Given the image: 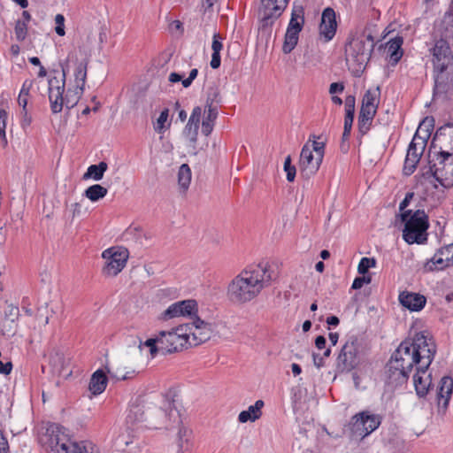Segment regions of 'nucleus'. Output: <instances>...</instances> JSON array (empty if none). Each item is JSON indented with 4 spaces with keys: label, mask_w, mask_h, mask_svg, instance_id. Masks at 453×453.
Wrapping results in <instances>:
<instances>
[{
    "label": "nucleus",
    "mask_w": 453,
    "mask_h": 453,
    "mask_svg": "<svg viewBox=\"0 0 453 453\" xmlns=\"http://www.w3.org/2000/svg\"><path fill=\"white\" fill-rule=\"evenodd\" d=\"M168 117H169V109L165 108L161 111L159 117L157 119V121L154 125V130L157 133L161 134L165 131V123L167 122Z\"/></svg>",
    "instance_id": "nucleus-39"
},
{
    "label": "nucleus",
    "mask_w": 453,
    "mask_h": 453,
    "mask_svg": "<svg viewBox=\"0 0 453 453\" xmlns=\"http://www.w3.org/2000/svg\"><path fill=\"white\" fill-rule=\"evenodd\" d=\"M371 276H365V274L363 275L362 277H357L354 280L351 288L353 289H359L364 286V284H369L371 282Z\"/></svg>",
    "instance_id": "nucleus-52"
},
{
    "label": "nucleus",
    "mask_w": 453,
    "mask_h": 453,
    "mask_svg": "<svg viewBox=\"0 0 453 453\" xmlns=\"http://www.w3.org/2000/svg\"><path fill=\"white\" fill-rule=\"evenodd\" d=\"M221 40H222V38L219 35V34H214L213 39H212V43H211L212 52L220 53V51L223 48Z\"/></svg>",
    "instance_id": "nucleus-53"
},
{
    "label": "nucleus",
    "mask_w": 453,
    "mask_h": 453,
    "mask_svg": "<svg viewBox=\"0 0 453 453\" xmlns=\"http://www.w3.org/2000/svg\"><path fill=\"white\" fill-rule=\"evenodd\" d=\"M429 170L427 173L431 175L442 186H445L444 180L449 176H453V154L442 150L441 148L436 150V146L432 142L428 153Z\"/></svg>",
    "instance_id": "nucleus-7"
},
{
    "label": "nucleus",
    "mask_w": 453,
    "mask_h": 453,
    "mask_svg": "<svg viewBox=\"0 0 453 453\" xmlns=\"http://www.w3.org/2000/svg\"><path fill=\"white\" fill-rule=\"evenodd\" d=\"M375 46L374 37L365 27L359 35H353L345 44V59L349 69L357 76L365 70Z\"/></svg>",
    "instance_id": "nucleus-4"
},
{
    "label": "nucleus",
    "mask_w": 453,
    "mask_h": 453,
    "mask_svg": "<svg viewBox=\"0 0 453 453\" xmlns=\"http://www.w3.org/2000/svg\"><path fill=\"white\" fill-rule=\"evenodd\" d=\"M108 379L102 370L96 371L89 381L88 389L94 395L103 393L107 386Z\"/></svg>",
    "instance_id": "nucleus-26"
},
{
    "label": "nucleus",
    "mask_w": 453,
    "mask_h": 453,
    "mask_svg": "<svg viewBox=\"0 0 453 453\" xmlns=\"http://www.w3.org/2000/svg\"><path fill=\"white\" fill-rule=\"evenodd\" d=\"M398 299L399 303L411 311H419L426 303V298L423 295L408 291L401 292Z\"/></svg>",
    "instance_id": "nucleus-24"
},
{
    "label": "nucleus",
    "mask_w": 453,
    "mask_h": 453,
    "mask_svg": "<svg viewBox=\"0 0 453 453\" xmlns=\"http://www.w3.org/2000/svg\"><path fill=\"white\" fill-rule=\"evenodd\" d=\"M336 28L335 12L334 9L327 7L322 12L321 22L319 24V35L324 38V41L327 42L335 35Z\"/></svg>",
    "instance_id": "nucleus-21"
},
{
    "label": "nucleus",
    "mask_w": 453,
    "mask_h": 453,
    "mask_svg": "<svg viewBox=\"0 0 453 453\" xmlns=\"http://www.w3.org/2000/svg\"><path fill=\"white\" fill-rule=\"evenodd\" d=\"M217 0H202V8L204 12H210L212 10V7Z\"/></svg>",
    "instance_id": "nucleus-61"
},
{
    "label": "nucleus",
    "mask_w": 453,
    "mask_h": 453,
    "mask_svg": "<svg viewBox=\"0 0 453 453\" xmlns=\"http://www.w3.org/2000/svg\"><path fill=\"white\" fill-rule=\"evenodd\" d=\"M107 193L108 190L106 188L99 184H94L84 191V196L91 202H97L98 200L104 198Z\"/></svg>",
    "instance_id": "nucleus-33"
},
{
    "label": "nucleus",
    "mask_w": 453,
    "mask_h": 453,
    "mask_svg": "<svg viewBox=\"0 0 453 453\" xmlns=\"http://www.w3.org/2000/svg\"><path fill=\"white\" fill-rule=\"evenodd\" d=\"M434 37L453 40V5L449 6L441 19L435 24Z\"/></svg>",
    "instance_id": "nucleus-22"
},
{
    "label": "nucleus",
    "mask_w": 453,
    "mask_h": 453,
    "mask_svg": "<svg viewBox=\"0 0 453 453\" xmlns=\"http://www.w3.org/2000/svg\"><path fill=\"white\" fill-rule=\"evenodd\" d=\"M355 104L356 98L354 96H348L345 98V116H348V118H349L350 116L354 117Z\"/></svg>",
    "instance_id": "nucleus-46"
},
{
    "label": "nucleus",
    "mask_w": 453,
    "mask_h": 453,
    "mask_svg": "<svg viewBox=\"0 0 453 453\" xmlns=\"http://www.w3.org/2000/svg\"><path fill=\"white\" fill-rule=\"evenodd\" d=\"M187 433H188L187 429L181 428V429H180L179 434H178L179 448H180V453H186L187 451L189 450L188 439H186L185 441H183V439H182L183 436L187 435Z\"/></svg>",
    "instance_id": "nucleus-48"
},
{
    "label": "nucleus",
    "mask_w": 453,
    "mask_h": 453,
    "mask_svg": "<svg viewBox=\"0 0 453 453\" xmlns=\"http://www.w3.org/2000/svg\"><path fill=\"white\" fill-rule=\"evenodd\" d=\"M434 119L432 117H426L425 118L422 122L419 124L416 134L420 135V138L422 140H425V142H427V140L429 139L431 133L434 129Z\"/></svg>",
    "instance_id": "nucleus-34"
},
{
    "label": "nucleus",
    "mask_w": 453,
    "mask_h": 453,
    "mask_svg": "<svg viewBox=\"0 0 453 453\" xmlns=\"http://www.w3.org/2000/svg\"><path fill=\"white\" fill-rule=\"evenodd\" d=\"M380 423L381 417L380 415L364 411L354 415L349 426L352 434L364 438L375 431Z\"/></svg>",
    "instance_id": "nucleus-11"
},
{
    "label": "nucleus",
    "mask_w": 453,
    "mask_h": 453,
    "mask_svg": "<svg viewBox=\"0 0 453 453\" xmlns=\"http://www.w3.org/2000/svg\"><path fill=\"white\" fill-rule=\"evenodd\" d=\"M380 102V88L378 87L375 90L368 89L362 99V105L372 107L378 109Z\"/></svg>",
    "instance_id": "nucleus-36"
},
{
    "label": "nucleus",
    "mask_w": 453,
    "mask_h": 453,
    "mask_svg": "<svg viewBox=\"0 0 453 453\" xmlns=\"http://www.w3.org/2000/svg\"><path fill=\"white\" fill-rule=\"evenodd\" d=\"M221 103V96L218 88H211L209 89L205 107H217Z\"/></svg>",
    "instance_id": "nucleus-38"
},
{
    "label": "nucleus",
    "mask_w": 453,
    "mask_h": 453,
    "mask_svg": "<svg viewBox=\"0 0 453 453\" xmlns=\"http://www.w3.org/2000/svg\"><path fill=\"white\" fill-rule=\"evenodd\" d=\"M322 161L313 155L309 142L304 144L300 154V173L302 177L308 180L313 176L319 171Z\"/></svg>",
    "instance_id": "nucleus-17"
},
{
    "label": "nucleus",
    "mask_w": 453,
    "mask_h": 453,
    "mask_svg": "<svg viewBox=\"0 0 453 453\" xmlns=\"http://www.w3.org/2000/svg\"><path fill=\"white\" fill-rule=\"evenodd\" d=\"M326 343V340L325 336L319 335L316 337L315 345L319 349H325Z\"/></svg>",
    "instance_id": "nucleus-62"
},
{
    "label": "nucleus",
    "mask_w": 453,
    "mask_h": 453,
    "mask_svg": "<svg viewBox=\"0 0 453 453\" xmlns=\"http://www.w3.org/2000/svg\"><path fill=\"white\" fill-rule=\"evenodd\" d=\"M34 82H35L34 80H29V79L26 80L22 84L19 94L25 95V96H29V92L34 85Z\"/></svg>",
    "instance_id": "nucleus-54"
},
{
    "label": "nucleus",
    "mask_w": 453,
    "mask_h": 453,
    "mask_svg": "<svg viewBox=\"0 0 453 453\" xmlns=\"http://www.w3.org/2000/svg\"><path fill=\"white\" fill-rule=\"evenodd\" d=\"M453 392V379L450 376H443L441 379L437 391L439 411H445L448 408L451 395Z\"/></svg>",
    "instance_id": "nucleus-23"
},
{
    "label": "nucleus",
    "mask_w": 453,
    "mask_h": 453,
    "mask_svg": "<svg viewBox=\"0 0 453 453\" xmlns=\"http://www.w3.org/2000/svg\"><path fill=\"white\" fill-rule=\"evenodd\" d=\"M197 312V303L194 299H187L171 304L162 314L164 320L172 319L181 316H192Z\"/></svg>",
    "instance_id": "nucleus-18"
},
{
    "label": "nucleus",
    "mask_w": 453,
    "mask_h": 453,
    "mask_svg": "<svg viewBox=\"0 0 453 453\" xmlns=\"http://www.w3.org/2000/svg\"><path fill=\"white\" fill-rule=\"evenodd\" d=\"M272 280L273 272L268 264L248 266L228 284L227 297L234 304L249 303L270 286Z\"/></svg>",
    "instance_id": "nucleus-3"
},
{
    "label": "nucleus",
    "mask_w": 453,
    "mask_h": 453,
    "mask_svg": "<svg viewBox=\"0 0 453 453\" xmlns=\"http://www.w3.org/2000/svg\"><path fill=\"white\" fill-rule=\"evenodd\" d=\"M190 330L188 324L180 325L170 331L159 332V346L163 354L173 353L182 350L189 346Z\"/></svg>",
    "instance_id": "nucleus-8"
},
{
    "label": "nucleus",
    "mask_w": 453,
    "mask_h": 453,
    "mask_svg": "<svg viewBox=\"0 0 453 453\" xmlns=\"http://www.w3.org/2000/svg\"><path fill=\"white\" fill-rule=\"evenodd\" d=\"M205 113L206 116L202 121V133L208 136L211 134L218 118V108L212 106L205 107Z\"/></svg>",
    "instance_id": "nucleus-29"
},
{
    "label": "nucleus",
    "mask_w": 453,
    "mask_h": 453,
    "mask_svg": "<svg viewBox=\"0 0 453 453\" xmlns=\"http://www.w3.org/2000/svg\"><path fill=\"white\" fill-rule=\"evenodd\" d=\"M108 169V165L106 162L102 161L97 165H91L87 169V172L83 174L82 179H93L96 181L101 180L104 177V173Z\"/></svg>",
    "instance_id": "nucleus-31"
},
{
    "label": "nucleus",
    "mask_w": 453,
    "mask_h": 453,
    "mask_svg": "<svg viewBox=\"0 0 453 453\" xmlns=\"http://www.w3.org/2000/svg\"><path fill=\"white\" fill-rule=\"evenodd\" d=\"M46 443L49 445L52 453H65V448L67 449L71 439L65 434L64 428L59 425H50L47 430Z\"/></svg>",
    "instance_id": "nucleus-15"
},
{
    "label": "nucleus",
    "mask_w": 453,
    "mask_h": 453,
    "mask_svg": "<svg viewBox=\"0 0 453 453\" xmlns=\"http://www.w3.org/2000/svg\"><path fill=\"white\" fill-rule=\"evenodd\" d=\"M102 257L105 260L103 274L115 277L126 267L129 251L124 247H111L103 251Z\"/></svg>",
    "instance_id": "nucleus-10"
},
{
    "label": "nucleus",
    "mask_w": 453,
    "mask_h": 453,
    "mask_svg": "<svg viewBox=\"0 0 453 453\" xmlns=\"http://www.w3.org/2000/svg\"><path fill=\"white\" fill-rule=\"evenodd\" d=\"M12 369V362H5L0 360V373L8 375Z\"/></svg>",
    "instance_id": "nucleus-58"
},
{
    "label": "nucleus",
    "mask_w": 453,
    "mask_h": 453,
    "mask_svg": "<svg viewBox=\"0 0 453 453\" xmlns=\"http://www.w3.org/2000/svg\"><path fill=\"white\" fill-rule=\"evenodd\" d=\"M353 120H354L353 116H350L349 118H348V116H345L344 129H343V134H342V142H345L349 139V137L350 135V131L352 128Z\"/></svg>",
    "instance_id": "nucleus-50"
},
{
    "label": "nucleus",
    "mask_w": 453,
    "mask_h": 453,
    "mask_svg": "<svg viewBox=\"0 0 453 453\" xmlns=\"http://www.w3.org/2000/svg\"><path fill=\"white\" fill-rule=\"evenodd\" d=\"M312 358L313 364L317 368H321L325 365L324 358L322 356L314 353L312 355Z\"/></svg>",
    "instance_id": "nucleus-60"
},
{
    "label": "nucleus",
    "mask_w": 453,
    "mask_h": 453,
    "mask_svg": "<svg viewBox=\"0 0 453 453\" xmlns=\"http://www.w3.org/2000/svg\"><path fill=\"white\" fill-rule=\"evenodd\" d=\"M289 0H262L259 11L260 27L265 30L271 27L281 16Z\"/></svg>",
    "instance_id": "nucleus-12"
},
{
    "label": "nucleus",
    "mask_w": 453,
    "mask_h": 453,
    "mask_svg": "<svg viewBox=\"0 0 453 453\" xmlns=\"http://www.w3.org/2000/svg\"><path fill=\"white\" fill-rule=\"evenodd\" d=\"M344 90V84L342 82H334L329 87V93L334 95L342 93Z\"/></svg>",
    "instance_id": "nucleus-56"
},
{
    "label": "nucleus",
    "mask_w": 453,
    "mask_h": 453,
    "mask_svg": "<svg viewBox=\"0 0 453 453\" xmlns=\"http://www.w3.org/2000/svg\"><path fill=\"white\" fill-rule=\"evenodd\" d=\"M436 353V344L427 331L416 333L405 339L392 354L387 364L386 372L392 380L403 383L416 365L413 383L417 395L423 397L432 386V375L428 372Z\"/></svg>",
    "instance_id": "nucleus-1"
},
{
    "label": "nucleus",
    "mask_w": 453,
    "mask_h": 453,
    "mask_svg": "<svg viewBox=\"0 0 453 453\" xmlns=\"http://www.w3.org/2000/svg\"><path fill=\"white\" fill-rule=\"evenodd\" d=\"M173 416L177 417L175 410L170 409L167 411L157 408L153 406L150 396H138L130 406L127 420L133 423L149 421L150 425L156 428L161 426L168 428V421Z\"/></svg>",
    "instance_id": "nucleus-5"
},
{
    "label": "nucleus",
    "mask_w": 453,
    "mask_h": 453,
    "mask_svg": "<svg viewBox=\"0 0 453 453\" xmlns=\"http://www.w3.org/2000/svg\"><path fill=\"white\" fill-rule=\"evenodd\" d=\"M413 196H414V193H412V192H408L406 194L404 199L400 203V206H399L400 211H405L404 209L410 204V202L411 201Z\"/></svg>",
    "instance_id": "nucleus-59"
},
{
    "label": "nucleus",
    "mask_w": 453,
    "mask_h": 453,
    "mask_svg": "<svg viewBox=\"0 0 453 453\" xmlns=\"http://www.w3.org/2000/svg\"><path fill=\"white\" fill-rule=\"evenodd\" d=\"M220 63H221V60H220V53H217V52H212V55H211V67L212 69H217L220 66Z\"/></svg>",
    "instance_id": "nucleus-57"
},
{
    "label": "nucleus",
    "mask_w": 453,
    "mask_h": 453,
    "mask_svg": "<svg viewBox=\"0 0 453 453\" xmlns=\"http://www.w3.org/2000/svg\"><path fill=\"white\" fill-rule=\"evenodd\" d=\"M447 267H449V265L446 258L440 254V250H438L434 257L424 264L423 270L426 273H430L443 270Z\"/></svg>",
    "instance_id": "nucleus-30"
},
{
    "label": "nucleus",
    "mask_w": 453,
    "mask_h": 453,
    "mask_svg": "<svg viewBox=\"0 0 453 453\" xmlns=\"http://www.w3.org/2000/svg\"><path fill=\"white\" fill-rule=\"evenodd\" d=\"M419 160L416 159L414 157H411L406 155L404 165H403V173L405 175H411L414 173V171L417 168V165L418 164Z\"/></svg>",
    "instance_id": "nucleus-42"
},
{
    "label": "nucleus",
    "mask_w": 453,
    "mask_h": 453,
    "mask_svg": "<svg viewBox=\"0 0 453 453\" xmlns=\"http://www.w3.org/2000/svg\"><path fill=\"white\" fill-rule=\"evenodd\" d=\"M191 181V169L188 164H182L178 171V184L186 190L189 187Z\"/></svg>",
    "instance_id": "nucleus-35"
},
{
    "label": "nucleus",
    "mask_w": 453,
    "mask_h": 453,
    "mask_svg": "<svg viewBox=\"0 0 453 453\" xmlns=\"http://www.w3.org/2000/svg\"><path fill=\"white\" fill-rule=\"evenodd\" d=\"M434 68L450 67L453 65V51L449 41L434 37V45L429 49Z\"/></svg>",
    "instance_id": "nucleus-14"
},
{
    "label": "nucleus",
    "mask_w": 453,
    "mask_h": 453,
    "mask_svg": "<svg viewBox=\"0 0 453 453\" xmlns=\"http://www.w3.org/2000/svg\"><path fill=\"white\" fill-rule=\"evenodd\" d=\"M144 345L150 348V353L154 357L160 350L159 333L154 337L145 341Z\"/></svg>",
    "instance_id": "nucleus-43"
},
{
    "label": "nucleus",
    "mask_w": 453,
    "mask_h": 453,
    "mask_svg": "<svg viewBox=\"0 0 453 453\" xmlns=\"http://www.w3.org/2000/svg\"><path fill=\"white\" fill-rule=\"evenodd\" d=\"M56 27L55 31L59 36H64L65 32V17L62 14H57L55 17Z\"/></svg>",
    "instance_id": "nucleus-49"
},
{
    "label": "nucleus",
    "mask_w": 453,
    "mask_h": 453,
    "mask_svg": "<svg viewBox=\"0 0 453 453\" xmlns=\"http://www.w3.org/2000/svg\"><path fill=\"white\" fill-rule=\"evenodd\" d=\"M90 50L79 45L78 50L68 54L62 72H50L48 78V98L53 114L62 111L64 106L73 108L84 92Z\"/></svg>",
    "instance_id": "nucleus-2"
},
{
    "label": "nucleus",
    "mask_w": 453,
    "mask_h": 453,
    "mask_svg": "<svg viewBox=\"0 0 453 453\" xmlns=\"http://www.w3.org/2000/svg\"><path fill=\"white\" fill-rule=\"evenodd\" d=\"M265 403L262 400L256 401L254 405H250L248 410L242 411L239 413L238 421L240 423H246L248 421L255 422L262 416V408Z\"/></svg>",
    "instance_id": "nucleus-25"
},
{
    "label": "nucleus",
    "mask_w": 453,
    "mask_h": 453,
    "mask_svg": "<svg viewBox=\"0 0 453 453\" xmlns=\"http://www.w3.org/2000/svg\"><path fill=\"white\" fill-rule=\"evenodd\" d=\"M304 25V8L296 2L293 3L291 18L288 25L282 45V51L289 54L297 45L299 34Z\"/></svg>",
    "instance_id": "nucleus-9"
},
{
    "label": "nucleus",
    "mask_w": 453,
    "mask_h": 453,
    "mask_svg": "<svg viewBox=\"0 0 453 453\" xmlns=\"http://www.w3.org/2000/svg\"><path fill=\"white\" fill-rule=\"evenodd\" d=\"M183 75L177 73H171L168 77V81L171 83L179 82L182 80Z\"/></svg>",
    "instance_id": "nucleus-64"
},
{
    "label": "nucleus",
    "mask_w": 453,
    "mask_h": 453,
    "mask_svg": "<svg viewBox=\"0 0 453 453\" xmlns=\"http://www.w3.org/2000/svg\"><path fill=\"white\" fill-rule=\"evenodd\" d=\"M376 259L374 257H363L361 258L358 266V273L365 275L370 268L375 267Z\"/></svg>",
    "instance_id": "nucleus-40"
},
{
    "label": "nucleus",
    "mask_w": 453,
    "mask_h": 453,
    "mask_svg": "<svg viewBox=\"0 0 453 453\" xmlns=\"http://www.w3.org/2000/svg\"><path fill=\"white\" fill-rule=\"evenodd\" d=\"M284 171L287 173V180L289 182L294 181V180L296 178V169L294 165H291V157L290 156H288L285 158Z\"/></svg>",
    "instance_id": "nucleus-44"
},
{
    "label": "nucleus",
    "mask_w": 453,
    "mask_h": 453,
    "mask_svg": "<svg viewBox=\"0 0 453 453\" xmlns=\"http://www.w3.org/2000/svg\"><path fill=\"white\" fill-rule=\"evenodd\" d=\"M401 219L404 223L403 239L408 244H424L427 241L429 227L428 216L424 210L403 211Z\"/></svg>",
    "instance_id": "nucleus-6"
},
{
    "label": "nucleus",
    "mask_w": 453,
    "mask_h": 453,
    "mask_svg": "<svg viewBox=\"0 0 453 453\" xmlns=\"http://www.w3.org/2000/svg\"><path fill=\"white\" fill-rule=\"evenodd\" d=\"M435 95H444L453 88V65L450 67L434 68Z\"/></svg>",
    "instance_id": "nucleus-19"
},
{
    "label": "nucleus",
    "mask_w": 453,
    "mask_h": 453,
    "mask_svg": "<svg viewBox=\"0 0 453 453\" xmlns=\"http://www.w3.org/2000/svg\"><path fill=\"white\" fill-rule=\"evenodd\" d=\"M22 119H21V127L23 129H26L27 127L30 126L32 122V117L28 114L27 110H22Z\"/></svg>",
    "instance_id": "nucleus-55"
},
{
    "label": "nucleus",
    "mask_w": 453,
    "mask_h": 453,
    "mask_svg": "<svg viewBox=\"0 0 453 453\" xmlns=\"http://www.w3.org/2000/svg\"><path fill=\"white\" fill-rule=\"evenodd\" d=\"M14 30L17 40L19 42L24 41L27 34V23L25 21L17 20Z\"/></svg>",
    "instance_id": "nucleus-41"
},
{
    "label": "nucleus",
    "mask_w": 453,
    "mask_h": 453,
    "mask_svg": "<svg viewBox=\"0 0 453 453\" xmlns=\"http://www.w3.org/2000/svg\"><path fill=\"white\" fill-rule=\"evenodd\" d=\"M27 102H28V96H25V95H21V94L19 95L18 103H19V106L22 107V110H27Z\"/></svg>",
    "instance_id": "nucleus-63"
},
{
    "label": "nucleus",
    "mask_w": 453,
    "mask_h": 453,
    "mask_svg": "<svg viewBox=\"0 0 453 453\" xmlns=\"http://www.w3.org/2000/svg\"><path fill=\"white\" fill-rule=\"evenodd\" d=\"M65 453H99L96 446L88 441H73L71 440Z\"/></svg>",
    "instance_id": "nucleus-28"
},
{
    "label": "nucleus",
    "mask_w": 453,
    "mask_h": 453,
    "mask_svg": "<svg viewBox=\"0 0 453 453\" xmlns=\"http://www.w3.org/2000/svg\"><path fill=\"white\" fill-rule=\"evenodd\" d=\"M403 38L396 36L386 43V49L392 65H396L403 56Z\"/></svg>",
    "instance_id": "nucleus-27"
},
{
    "label": "nucleus",
    "mask_w": 453,
    "mask_h": 453,
    "mask_svg": "<svg viewBox=\"0 0 453 453\" xmlns=\"http://www.w3.org/2000/svg\"><path fill=\"white\" fill-rule=\"evenodd\" d=\"M372 119L358 116V132L365 135L371 128Z\"/></svg>",
    "instance_id": "nucleus-45"
},
{
    "label": "nucleus",
    "mask_w": 453,
    "mask_h": 453,
    "mask_svg": "<svg viewBox=\"0 0 453 453\" xmlns=\"http://www.w3.org/2000/svg\"><path fill=\"white\" fill-rule=\"evenodd\" d=\"M357 340L351 337L342 346L336 360V369L340 372H350L358 365Z\"/></svg>",
    "instance_id": "nucleus-13"
},
{
    "label": "nucleus",
    "mask_w": 453,
    "mask_h": 453,
    "mask_svg": "<svg viewBox=\"0 0 453 453\" xmlns=\"http://www.w3.org/2000/svg\"><path fill=\"white\" fill-rule=\"evenodd\" d=\"M376 112H377V109L376 108H372V107H369V106H365V105H361L359 116L366 118V119H373Z\"/></svg>",
    "instance_id": "nucleus-51"
},
{
    "label": "nucleus",
    "mask_w": 453,
    "mask_h": 453,
    "mask_svg": "<svg viewBox=\"0 0 453 453\" xmlns=\"http://www.w3.org/2000/svg\"><path fill=\"white\" fill-rule=\"evenodd\" d=\"M426 146V143L425 142V140H422L420 135L414 134L412 141L409 145L407 156L411 157H414L416 159L420 160Z\"/></svg>",
    "instance_id": "nucleus-32"
},
{
    "label": "nucleus",
    "mask_w": 453,
    "mask_h": 453,
    "mask_svg": "<svg viewBox=\"0 0 453 453\" xmlns=\"http://www.w3.org/2000/svg\"><path fill=\"white\" fill-rule=\"evenodd\" d=\"M202 109L199 106H196L188 119V121L184 127L183 135L188 140L189 146L196 150L198 130L201 122Z\"/></svg>",
    "instance_id": "nucleus-20"
},
{
    "label": "nucleus",
    "mask_w": 453,
    "mask_h": 453,
    "mask_svg": "<svg viewBox=\"0 0 453 453\" xmlns=\"http://www.w3.org/2000/svg\"><path fill=\"white\" fill-rule=\"evenodd\" d=\"M440 254L448 261L449 266L453 265V243L439 249Z\"/></svg>",
    "instance_id": "nucleus-47"
},
{
    "label": "nucleus",
    "mask_w": 453,
    "mask_h": 453,
    "mask_svg": "<svg viewBox=\"0 0 453 453\" xmlns=\"http://www.w3.org/2000/svg\"><path fill=\"white\" fill-rule=\"evenodd\" d=\"M189 325V346H196L210 340L212 334V324L207 323L196 316Z\"/></svg>",
    "instance_id": "nucleus-16"
},
{
    "label": "nucleus",
    "mask_w": 453,
    "mask_h": 453,
    "mask_svg": "<svg viewBox=\"0 0 453 453\" xmlns=\"http://www.w3.org/2000/svg\"><path fill=\"white\" fill-rule=\"evenodd\" d=\"M319 137L315 134H311L309 138V142H312L311 144V150L312 153H315V156L318 157L319 160H323L324 155H325V142H318L317 139Z\"/></svg>",
    "instance_id": "nucleus-37"
}]
</instances>
